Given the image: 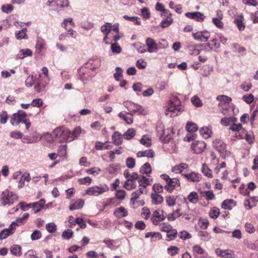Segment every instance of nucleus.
<instances>
[{
	"label": "nucleus",
	"instance_id": "22",
	"mask_svg": "<svg viewBox=\"0 0 258 258\" xmlns=\"http://www.w3.org/2000/svg\"><path fill=\"white\" fill-rule=\"evenodd\" d=\"M138 182L140 186L146 188L150 184V180L143 175H140L138 179Z\"/></svg>",
	"mask_w": 258,
	"mask_h": 258
},
{
	"label": "nucleus",
	"instance_id": "44",
	"mask_svg": "<svg viewBox=\"0 0 258 258\" xmlns=\"http://www.w3.org/2000/svg\"><path fill=\"white\" fill-rule=\"evenodd\" d=\"M111 25L110 23H106L105 24L101 27V31L105 35H107L110 32L111 29L110 26Z\"/></svg>",
	"mask_w": 258,
	"mask_h": 258
},
{
	"label": "nucleus",
	"instance_id": "57",
	"mask_svg": "<svg viewBox=\"0 0 258 258\" xmlns=\"http://www.w3.org/2000/svg\"><path fill=\"white\" fill-rule=\"evenodd\" d=\"M36 78L33 76H29L25 81V85L27 87H31L35 83Z\"/></svg>",
	"mask_w": 258,
	"mask_h": 258
},
{
	"label": "nucleus",
	"instance_id": "59",
	"mask_svg": "<svg viewBox=\"0 0 258 258\" xmlns=\"http://www.w3.org/2000/svg\"><path fill=\"white\" fill-rule=\"evenodd\" d=\"M156 131L158 136L160 137H162L165 134V131L164 130V126L162 123H160L156 126Z\"/></svg>",
	"mask_w": 258,
	"mask_h": 258
},
{
	"label": "nucleus",
	"instance_id": "50",
	"mask_svg": "<svg viewBox=\"0 0 258 258\" xmlns=\"http://www.w3.org/2000/svg\"><path fill=\"white\" fill-rule=\"evenodd\" d=\"M191 101L196 107H201L203 105L201 100L199 97L196 95L191 98Z\"/></svg>",
	"mask_w": 258,
	"mask_h": 258
},
{
	"label": "nucleus",
	"instance_id": "20",
	"mask_svg": "<svg viewBox=\"0 0 258 258\" xmlns=\"http://www.w3.org/2000/svg\"><path fill=\"white\" fill-rule=\"evenodd\" d=\"M30 180V175L28 173H25L18 179V187L22 188L25 185V181H29Z\"/></svg>",
	"mask_w": 258,
	"mask_h": 258
},
{
	"label": "nucleus",
	"instance_id": "29",
	"mask_svg": "<svg viewBox=\"0 0 258 258\" xmlns=\"http://www.w3.org/2000/svg\"><path fill=\"white\" fill-rule=\"evenodd\" d=\"M27 28H24L22 30L17 31L15 33L16 37L17 39H27L28 36L26 34Z\"/></svg>",
	"mask_w": 258,
	"mask_h": 258
},
{
	"label": "nucleus",
	"instance_id": "36",
	"mask_svg": "<svg viewBox=\"0 0 258 258\" xmlns=\"http://www.w3.org/2000/svg\"><path fill=\"white\" fill-rule=\"evenodd\" d=\"M21 247L18 245H14L11 248V252L13 255L20 256L22 254L21 251Z\"/></svg>",
	"mask_w": 258,
	"mask_h": 258
},
{
	"label": "nucleus",
	"instance_id": "8",
	"mask_svg": "<svg viewBox=\"0 0 258 258\" xmlns=\"http://www.w3.org/2000/svg\"><path fill=\"white\" fill-rule=\"evenodd\" d=\"M206 147V144L203 141H197L192 144L191 148L196 154L202 153Z\"/></svg>",
	"mask_w": 258,
	"mask_h": 258
},
{
	"label": "nucleus",
	"instance_id": "28",
	"mask_svg": "<svg viewBox=\"0 0 258 258\" xmlns=\"http://www.w3.org/2000/svg\"><path fill=\"white\" fill-rule=\"evenodd\" d=\"M201 171L205 176L208 177H212L213 176L211 170L206 164L202 165Z\"/></svg>",
	"mask_w": 258,
	"mask_h": 258
},
{
	"label": "nucleus",
	"instance_id": "27",
	"mask_svg": "<svg viewBox=\"0 0 258 258\" xmlns=\"http://www.w3.org/2000/svg\"><path fill=\"white\" fill-rule=\"evenodd\" d=\"M188 201L192 203L196 204L199 200L198 194L195 191L191 192L187 197Z\"/></svg>",
	"mask_w": 258,
	"mask_h": 258
},
{
	"label": "nucleus",
	"instance_id": "19",
	"mask_svg": "<svg viewBox=\"0 0 258 258\" xmlns=\"http://www.w3.org/2000/svg\"><path fill=\"white\" fill-rule=\"evenodd\" d=\"M118 116L120 118V119L124 120L126 123L128 124H132L133 122V117L129 116L127 113L120 112L118 114Z\"/></svg>",
	"mask_w": 258,
	"mask_h": 258
},
{
	"label": "nucleus",
	"instance_id": "53",
	"mask_svg": "<svg viewBox=\"0 0 258 258\" xmlns=\"http://www.w3.org/2000/svg\"><path fill=\"white\" fill-rule=\"evenodd\" d=\"M136 186L135 182H134L131 180H126V182L124 184V187L127 190H131L135 188Z\"/></svg>",
	"mask_w": 258,
	"mask_h": 258
},
{
	"label": "nucleus",
	"instance_id": "31",
	"mask_svg": "<svg viewBox=\"0 0 258 258\" xmlns=\"http://www.w3.org/2000/svg\"><path fill=\"white\" fill-rule=\"evenodd\" d=\"M164 213L163 211L157 210L154 212L153 216L159 219L160 221H164L166 218V216L164 215Z\"/></svg>",
	"mask_w": 258,
	"mask_h": 258
},
{
	"label": "nucleus",
	"instance_id": "48",
	"mask_svg": "<svg viewBox=\"0 0 258 258\" xmlns=\"http://www.w3.org/2000/svg\"><path fill=\"white\" fill-rule=\"evenodd\" d=\"M110 48L114 53H119L121 51V48L117 43H111Z\"/></svg>",
	"mask_w": 258,
	"mask_h": 258
},
{
	"label": "nucleus",
	"instance_id": "47",
	"mask_svg": "<svg viewBox=\"0 0 258 258\" xmlns=\"http://www.w3.org/2000/svg\"><path fill=\"white\" fill-rule=\"evenodd\" d=\"M67 145H60L58 148L59 156L60 157H65L67 155Z\"/></svg>",
	"mask_w": 258,
	"mask_h": 258
},
{
	"label": "nucleus",
	"instance_id": "7",
	"mask_svg": "<svg viewBox=\"0 0 258 258\" xmlns=\"http://www.w3.org/2000/svg\"><path fill=\"white\" fill-rule=\"evenodd\" d=\"M145 42L148 48L147 51L149 53L156 52L159 49L158 44L153 39L148 37L146 38Z\"/></svg>",
	"mask_w": 258,
	"mask_h": 258
},
{
	"label": "nucleus",
	"instance_id": "2",
	"mask_svg": "<svg viewBox=\"0 0 258 258\" xmlns=\"http://www.w3.org/2000/svg\"><path fill=\"white\" fill-rule=\"evenodd\" d=\"M109 189V186L106 184H100L88 188L85 190V194L90 196H98L108 191Z\"/></svg>",
	"mask_w": 258,
	"mask_h": 258
},
{
	"label": "nucleus",
	"instance_id": "63",
	"mask_svg": "<svg viewBox=\"0 0 258 258\" xmlns=\"http://www.w3.org/2000/svg\"><path fill=\"white\" fill-rule=\"evenodd\" d=\"M41 237V232L39 230H35L31 235V238L32 240H36Z\"/></svg>",
	"mask_w": 258,
	"mask_h": 258
},
{
	"label": "nucleus",
	"instance_id": "13",
	"mask_svg": "<svg viewBox=\"0 0 258 258\" xmlns=\"http://www.w3.org/2000/svg\"><path fill=\"white\" fill-rule=\"evenodd\" d=\"M216 99L220 102L218 105L219 107H222L223 109H224V107H226V103L228 104L232 100L231 98L226 95H219L217 97Z\"/></svg>",
	"mask_w": 258,
	"mask_h": 258
},
{
	"label": "nucleus",
	"instance_id": "45",
	"mask_svg": "<svg viewBox=\"0 0 258 258\" xmlns=\"http://www.w3.org/2000/svg\"><path fill=\"white\" fill-rule=\"evenodd\" d=\"M54 4L60 8L67 7L69 5L68 0H54Z\"/></svg>",
	"mask_w": 258,
	"mask_h": 258
},
{
	"label": "nucleus",
	"instance_id": "18",
	"mask_svg": "<svg viewBox=\"0 0 258 258\" xmlns=\"http://www.w3.org/2000/svg\"><path fill=\"white\" fill-rule=\"evenodd\" d=\"M237 119L235 117H224L221 120V123L224 126L232 125V124L235 123Z\"/></svg>",
	"mask_w": 258,
	"mask_h": 258
},
{
	"label": "nucleus",
	"instance_id": "1",
	"mask_svg": "<svg viewBox=\"0 0 258 258\" xmlns=\"http://www.w3.org/2000/svg\"><path fill=\"white\" fill-rule=\"evenodd\" d=\"M52 137L56 141L59 142L64 141L71 142L73 140H70L72 138L71 132L68 129H64L62 127H59L55 129L52 132Z\"/></svg>",
	"mask_w": 258,
	"mask_h": 258
},
{
	"label": "nucleus",
	"instance_id": "40",
	"mask_svg": "<svg viewBox=\"0 0 258 258\" xmlns=\"http://www.w3.org/2000/svg\"><path fill=\"white\" fill-rule=\"evenodd\" d=\"M45 45L44 40L42 38H38L37 40V43L35 46V48L38 52H40L44 48Z\"/></svg>",
	"mask_w": 258,
	"mask_h": 258
},
{
	"label": "nucleus",
	"instance_id": "33",
	"mask_svg": "<svg viewBox=\"0 0 258 258\" xmlns=\"http://www.w3.org/2000/svg\"><path fill=\"white\" fill-rule=\"evenodd\" d=\"M233 205L234 204L233 200H226L222 203L221 207L224 209L231 210Z\"/></svg>",
	"mask_w": 258,
	"mask_h": 258
},
{
	"label": "nucleus",
	"instance_id": "62",
	"mask_svg": "<svg viewBox=\"0 0 258 258\" xmlns=\"http://www.w3.org/2000/svg\"><path fill=\"white\" fill-rule=\"evenodd\" d=\"M199 223L200 227L203 229H206L209 224L208 220L205 218H200Z\"/></svg>",
	"mask_w": 258,
	"mask_h": 258
},
{
	"label": "nucleus",
	"instance_id": "55",
	"mask_svg": "<svg viewBox=\"0 0 258 258\" xmlns=\"http://www.w3.org/2000/svg\"><path fill=\"white\" fill-rule=\"evenodd\" d=\"M123 18L126 20H129L134 22L137 25H140L141 21H140V19L137 17H129L127 15L123 16Z\"/></svg>",
	"mask_w": 258,
	"mask_h": 258
},
{
	"label": "nucleus",
	"instance_id": "60",
	"mask_svg": "<svg viewBox=\"0 0 258 258\" xmlns=\"http://www.w3.org/2000/svg\"><path fill=\"white\" fill-rule=\"evenodd\" d=\"M223 256L222 257L224 258H234V253L229 249L225 250L223 253Z\"/></svg>",
	"mask_w": 258,
	"mask_h": 258
},
{
	"label": "nucleus",
	"instance_id": "26",
	"mask_svg": "<svg viewBox=\"0 0 258 258\" xmlns=\"http://www.w3.org/2000/svg\"><path fill=\"white\" fill-rule=\"evenodd\" d=\"M140 142L143 145L149 147L151 146V139L148 135H144L140 140Z\"/></svg>",
	"mask_w": 258,
	"mask_h": 258
},
{
	"label": "nucleus",
	"instance_id": "11",
	"mask_svg": "<svg viewBox=\"0 0 258 258\" xmlns=\"http://www.w3.org/2000/svg\"><path fill=\"white\" fill-rule=\"evenodd\" d=\"M184 177L188 181L197 182L200 181L202 179V175L195 172H192L190 173L183 174Z\"/></svg>",
	"mask_w": 258,
	"mask_h": 258
},
{
	"label": "nucleus",
	"instance_id": "16",
	"mask_svg": "<svg viewBox=\"0 0 258 258\" xmlns=\"http://www.w3.org/2000/svg\"><path fill=\"white\" fill-rule=\"evenodd\" d=\"M188 167V165L185 163H181L178 165L174 166L172 168V171L175 173H180L184 169L187 168Z\"/></svg>",
	"mask_w": 258,
	"mask_h": 258
},
{
	"label": "nucleus",
	"instance_id": "6",
	"mask_svg": "<svg viewBox=\"0 0 258 258\" xmlns=\"http://www.w3.org/2000/svg\"><path fill=\"white\" fill-rule=\"evenodd\" d=\"M210 33L207 31H199L192 33L196 40L200 42H206L210 38Z\"/></svg>",
	"mask_w": 258,
	"mask_h": 258
},
{
	"label": "nucleus",
	"instance_id": "51",
	"mask_svg": "<svg viewBox=\"0 0 258 258\" xmlns=\"http://www.w3.org/2000/svg\"><path fill=\"white\" fill-rule=\"evenodd\" d=\"M126 196V192L124 190L119 189L116 190L115 193L116 198L119 200H123L124 199Z\"/></svg>",
	"mask_w": 258,
	"mask_h": 258
},
{
	"label": "nucleus",
	"instance_id": "10",
	"mask_svg": "<svg viewBox=\"0 0 258 258\" xmlns=\"http://www.w3.org/2000/svg\"><path fill=\"white\" fill-rule=\"evenodd\" d=\"M169 181L165 186V188L170 192H172L177 186H180V181L177 178H171Z\"/></svg>",
	"mask_w": 258,
	"mask_h": 258
},
{
	"label": "nucleus",
	"instance_id": "12",
	"mask_svg": "<svg viewBox=\"0 0 258 258\" xmlns=\"http://www.w3.org/2000/svg\"><path fill=\"white\" fill-rule=\"evenodd\" d=\"M45 203V200L43 199H41L37 202L29 204V208H33L35 213L40 211Z\"/></svg>",
	"mask_w": 258,
	"mask_h": 258
},
{
	"label": "nucleus",
	"instance_id": "14",
	"mask_svg": "<svg viewBox=\"0 0 258 258\" xmlns=\"http://www.w3.org/2000/svg\"><path fill=\"white\" fill-rule=\"evenodd\" d=\"M114 215L117 218H121L127 215L128 212L125 208L123 207L116 208L113 213Z\"/></svg>",
	"mask_w": 258,
	"mask_h": 258
},
{
	"label": "nucleus",
	"instance_id": "61",
	"mask_svg": "<svg viewBox=\"0 0 258 258\" xmlns=\"http://www.w3.org/2000/svg\"><path fill=\"white\" fill-rule=\"evenodd\" d=\"M100 171V168L98 167H93L86 170V172L94 176L98 175Z\"/></svg>",
	"mask_w": 258,
	"mask_h": 258
},
{
	"label": "nucleus",
	"instance_id": "24",
	"mask_svg": "<svg viewBox=\"0 0 258 258\" xmlns=\"http://www.w3.org/2000/svg\"><path fill=\"white\" fill-rule=\"evenodd\" d=\"M121 134L118 132L114 133L112 136V140L113 143L116 145H119L122 143V138L121 137Z\"/></svg>",
	"mask_w": 258,
	"mask_h": 258
},
{
	"label": "nucleus",
	"instance_id": "64",
	"mask_svg": "<svg viewBox=\"0 0 258 258\" xmlns=\"http://www.w3.org/2000/svg\"><path fill=\"white\" fill-rule=\"evenodd\" d=\"M116 73L114 74V77L116 81H119L122 76V70L120 67L116 68Z\"/></svg>",
	"mask_w": 258,
	"mask_h": 258
},
{
	"label": "nucleus",
	"instance_id": "30",
	"mask_svg": "<svg viewBox=\"0 0 258 258\" xmlns=\"http://www.w3.org/2000/svg\"><path fill=\"white\" fill-rule=\"evenodd\" d=\"M136 135V130L133 128H129L123 135V138L126 140L132 139Z\"/></svg>",
	"mask_w": 258,
	"mask_h": 258
},
{
	"label": "nucleus",
	"instance_id": "15",
	"mask_svg": "<svg viewBox=\"0 0 258 258\" xmlns=\"http://www.w3.org/2000/svg\"><path fill=\"white\" fill-rule=\"evenodd\" d=\"M32 51L28 48L21 49L17 54V57L20 59H23L27 56H31Z\"/></svg>",
	"mask_w": 258,
	"mask_h": 258
},
{
	"label": "nucleus",
	"instance_id": "52",
	"mask_svg": "<svg viewBox=\"0 0 258 258\" xmlns=\"http://www.w3.org/2000/svg\"><path fill=\"white\" fill-rule=\"evenodd\" d=\"M204 196L205 197L207 200H212L215 199V196L212 190L205 191L203 192Z\"/></svg>",
	"mask_w": 258,
	"mask_h": 258
},
{
	"label": "nucleus",
	"instance_id": "58",
	"mask_svg": "<svg viewBox=\"0 0 258 258\" xmlns=\"http://www.w3.org/2000/svg\"><path fill=\"white\" fill-rule=\"evenodd\" d=\"M8 118V114L6 111H3L0 113V122L2 124H5Z\"/></svg>",
	"mask_w": 258,
	"mask_h": 258
},
{
	"label": "nucleus",
	"instance_id": "35",
	"mask_svg": "<svg viewBox=\"0 0 258 258\" xmlns=\"http://www.w3.org/2000/svg\"><path fill=\"white\" fill-rule=\"evenodd\" d=\"M151 167L148 163H145L140 168L142 174H148L151 172Z\"/></svg>",
	"mask_w": 258,
	"mask_h": 258
},
{
	"label": "nucleus",
	"instance_id": "56",
	"mask_svg": "<svg viewBox=\"0 0 258 258\" xmlns=\"http://www.w3.org/2000/svg\"><path fill=\"white\" fill-rule=\"evenodd\" d=\"M46 229L49 233L54 232L56 230V225L54 223H49L46 225Z\"/></svg>",
	"mask_w": 258,
	"mask_h": 258
},
{
	"label": "nucleus",
	"instance_id": "43",
	"mask_svg": "<svg viewBox=\"0 0 258 258\" xmlns=\"http://www.w3.org/2000/svg\"><path fill=\"white\" fill-rule=\"evenodd\" d=\"M220 214V210L216 207H213L209 212V216L213 219H216Z\"/></svg>",
	"mask_w": 258,
	"mask_h": 258
},
{
	"label": "nucleus",
	"instance_id": "4",
	"mask_svg": "<svg viewBox=\"0 0 258 258\" xmlns=\"http://www.w3.org/2000/svg\"><path fill=\"white\" fill-rule=\"evenodd\" d=\"M213 144L214 147L220 153L221 156L224 157L228 154L226 153V145L222 140L216 139Z\"/></svg>",
	"mask_w": 258,
	"mask_h": 258
},
{
	"label": "nucleus",
	"instance_id": "39",
	"mask_svg": "<svg viewBox=\"0 0 258 258\" xmlns=\"http://www.w3.org/2000/svg\"><path fill=\"white\" fill-rule=\"evenodd\" d=\"M199 237L203 241H208L211 239V236L208 232L204 231H201L198 233Z\"/></svg>",
	"mask_w": 258,
	"mask_h": 258
},
{
	"label": "nucleus",
	"instance_id": "34",
	"mask_svg": "<svg viewBox=\"0 0 258 258\" xmlns=\"http://www.w3.org/2000/svg\"><path fill=\"white\" fill-rule=\"evenodd\" d=\"M103 242L109 248L111 249H115L116 248V246L115 245L116 242L114 240L110 239L108 238H106L103 240Z\"/></svg>",
	"mask_w": 258,
	"mask_h": 258
},
{
	"label": "nucleus",
	"instance_id": "49",
	"mask_svg": "<svg viewBox=\"0 0 258 258\" xmlns=\"http://www.w3.org/2000/svg\"><path fill=\"white\" fill-rule=\"evenodd\" d=\"M160 229L164 232H168L172 229V226L167 223H163L159 225Z\"/></svg>",
	"mask_w": 258,
	"mask_h": 258
},
{
	"label": "nucleus",
	"instance_id": "42",
	"mask_svg": "<svg viewBox=\"0 0 258 258\" xmlns=\"http://www.w3.org/2000/svg\"><path fill=\"white\" fill-rule=\"evenodd\" d=\"M186 129L188 132H195L198 130V126L196 123L188 122L186 126Z\"/></svg>",
	"mask_w": 258,
	"mask_h": 258
},
{
	"label": "nucleus",
	"instance_id": "32",
	"mask_svg": "<svg viewBox=\"0 0 258 258\" xmlns=\"http://www.w3.org/2000/svg\"><path fill=\"white\" fill-rule=\"evenodd\" d=\"M179 211L180 210L177 209V210L173 211L172 213L169 214L167 217L168 220L170 221H173L182 215V214L179 212Z\"/></svg>",
	"mask_w": 258,
	"mask_h": 258
},
{
	"label": "nucleus",
	"instance_id": "9",
	"mask_svg": "<svg viewBox=\"0 0 258 258\" xmlns=\"http://www.w3.org/2000/svg\"><path fill=\"white\" fill-rule=\"evenodd\" d=\"M185 16L188 18L194 19L198 22H202L205 18V16L199 12H188L185 13Z\"/></svg>",
	"mask_w": 258,
	"mask_h": 258
},
{
	"label": "nucleus",
	"instance_id": "23",
	"mask_svg": "<svg viewBox=\"0 0 258 258\" xmlns=\"http://www.w3.org/2000/svg\"><path fill=\"white\" fill-rule=\"evenodd\" d=\"M240 18H236L234 19V23L237 27L238 29L240 31H243L245 28V25L243 22V16L241 15L240 16Z\"/></svg>",
	"mask_w": 258,
	"mask_h": 258
},
{
	"label": "nucleus",
	"instance_id": "38",
	"mask_svg": "<svg viewBox=\"0 0 258 258\" xmlns=\"http://www.w3.org/2000/svg\"><path fill=\"white\" fill-rule=\"evenodd\" d=\"M200 132L203 137L205 139L209 138L211 133V130L207 127H202L200 130Z\"/></svg>",
	"mask_w": 258,
	"mask_h": 258
},
{
	"label": "nucleus",
	"instance_id": "17",
	"mask_svg": "<svg viewBox=\"0 0 258 258\" xmlns=\"http://www.w3.org/2000/svg\"><path fill=\"white\" fill-rule=\"evenodd\" d=\"M154 156V151L151 150H147L144 151H139L137 153V156L139 158L147 157L149 158H152Z\"/></svg>",
	"mask_w": 258,
	"mask_h": 258
},
{
	"label": "nucleus",
	"instance_id": "25",
	"mask_svg": "<svg viewBox=\"0 0 258 258\" xmlns=\"http://www.w3.org/2000/svg\"><path fill=\"white\" fill-rule=\"evenodd\" d=\"M84 204V202L83 200L80 199L76 201L73 204L70 206V210H75L81 209Z\"/></svg>",
	"mask_w": 258,
	"mask_h": 258
},
{
	"label": "nucleus",
	"instance_id": "46",
	"mask_svg": "<svg viewBox=\"0 0 258 258\" xmlns=\"http://www.w3.org/2000/svg\"><path fill=\"white\" fill-rule=\"evenodd\" d=\"M81 129L80 127H76L72 132H71L72 138H70V140H74L80 135Z\"/></svg>",
	"mask_w": 258,
	"mask_h": 258
},
{
	"label": "nucleus",
	"instance_id": "5",
	"mask_svg": "<svg viewBox=\"0 0 258 258\" xmlns=\"http://www.w3.org/2000/svg\"><path fill=\"white\" fill-rule=\"evenodd\" d=\"M123 105L127 110L138 111V114H145V109L139 104L130 101H125L124 102Z\"/></svg>",
	"mask_w": 258,
	"mask_h": 258
},
{
	"label": "nucleus",
	"instance_id": "54",
	"mask_svg": "<svg viewBox=\"0 0 258 258\" xmlns=\"http://www.w3.org/2000/svg\"><path fill=\"white\" fill-rule=\"evenodd\" d=\"M173 22V19L171 18H166L162 21L161 22V26L163 28L168 27Z\"/></svg>",
	"mask_w": 258,
	"mask_h": 258
},
{
	"label": "nucleus",
	"instance_id": "21",
	"mask_svg": "<svg viewBox=\"0 0 258 258\" xmlns=\"http://www.w3.org/2000/svg\"><path fill=\"white\" fill-rule=\"evenodd\" d=\"M152 203L155 205H159L163 202V197L157 193H152L151 196Z\"/></svg>",
	"mask_w": 258,
	"mask_h": 258
},
{
	"label": "nucleus",
	"instance_id": "3",
	"mask_svg": "<svg viewBox=\"0 0 258 258\" xmlns=\"http://www.w3.org/2000/svg\"><path fill=\"white\" fill-rule=\"evenodd\" d=\"M1 199L3 205L10 206L17 200L18 198L14 192L6 189L2 192Z\"/></svg>",
	"mask_w": 258,
	"mask_h": 258
},
{
	"label": "nucleus",
	"instance_id": "41",
	"mask_svg": "<svg viewBox=\"0 0 258 258\" xmlns=\"http://www.w3.org/2000/svg\"><path fill=\"white\" fill-rule=\"evenodd\" d=\"M23 121L20 118L19 114L17 113L14 114L11 118V123L14 125L15 124H19L20 122H22Z\"/></svg>",
	"mask_w": 258,
	"mask_h": 258
},
{
	"label": "nucleus",
	"instance_id": "37",
	"mask_svg": "<svg viewBox=\"0 0 258 258\" xmlns=\"http://www.w3.org/2000/svg\"><path fill=\"white\" fill-rule=\"evenodd\" d=\"M13 231H11L10 229L5 228L0 233V239H4L8 237L9 236L12 235Z\"/></svg>",
	"mask_w": 258,
	"mask_h": 258
}]
</instances>
